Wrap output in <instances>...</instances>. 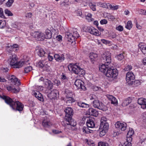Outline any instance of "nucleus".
Instances as JSON below:
<instances>
[{"mask_svg":"<svg viewBox=\"0 0 146 146\" xmlns=\"http://www.w3.org/2000/svg\"><path fill=\"white\" fill-rule=\"evenodd\" d=\"M1 98L4 100L5 103L9 105L13 110L18 111L20 112L23 110V105L19 101L15 102L10 98L5 96H3Z\"/></svg>","mask_w":146,"mask_h":146,"instance_id":"1","label":"nucleus"},{"mask_svg":"<svg viewBox=\"0 0 146 146\" xmlns=\"http://www.w3.org/2000/svg\"><path fill=\"white\" fill-rule=\"evenodd\" d=\"M16 55L15 54L12 55L9 57V62L10 65L14 68H20L22 67L25 64H27L28 61L23 62L20 61L17 62Z\"/></svg>","mask_w":146,"mask_h":146,"instance_id":"2","label":"nucleus"},{"mask_svg":"<svg viewBox=\"0 0 146 146\" xmlns=\"http://www.w3.org/2000/svg\"><path fill=\"white\" fill-rule=\"evenodd\" d=\"M68 68L70 71L79 75L83 76L85 73L84 70L78 65L76 64H70L68 66Z\"/></svg>","mask_w":146,"mask_h":146,"instance_id":"3","label":"nucleus"},{"mask_svg":"<svg viewBox=\"0 0 146 146\" xmlns=\"http://www.w3.org/2000/svg\"><path fill=\"white\" fill-rule=\"evenodd\" d=\"M105 74L107 77L110 78L112 80H114L117 78L118 71L116 69L113 68V67L109 68L108 69Z\"/></svg>","mask_w":146,"mask_h":146,"instance_id":"4","label":"nucleus"},{"mask_svg":"<svg viewBox=\"0 0 146 146\" xmlns=\"http://www.w3.org/2000/svg\"><path fill=\"white\" fill-rule=\"evenodd\" d=\"M102 61L104 62V64L108 66L111 62V53L109 52H106L102 55Z\"/></svg>","mask_w":146,"mask_h":146,"instance_id":"5","label":"nucleus"},{"mask_svg":"<svg viewBox=\"0 0 146 146\" xmlns=\"http://www.w3.org/2000/svg\"><path fill=\"white\" fill-rule=\"evenodd\" d=\"M73 31L72 34L68 32L67 33V38L68 39V40L70 42H73V41L75 40V38L79 37V35L76 29L73 30Z\"/></svg>","mask_w":146,"mask_h":146,"instance_id":"6","label":"nucleus"},{"mask_svg":"<svg viewBox=\"0 0 146 146\" xmlns=\"http://www.w3.org/2000/svg\"><path fill=\"white\" fill-rule=\"evenodd\" d=\"M135 76L131 72H129L126 74V81L129 85L133 84L135 79Z\"/></svg>","mask_w":146,"mask_h":146,"instance_id":"7","label":"nucleus"},{"mask_svg":"<svg viewBox=\"0 0 146 146\" xmlns=\"http://www.w3.org/2000/svg\"><path fill=\"white\" fill-rule=\"evenodd\" d=\"M64 111L66 113L64 118L65 120L70 119L71 118H72L73 114L72 109L70 107L67 108Z\"/></svg>","mask_w":146,"mask_h":146,"instance_id":"8","label":"nucleus"},{"mask_svg":"<svg viewBox=\"0 0 146 146\" xmlns=\"http://www.w3.org/2000/svg\"><path fill=\"white\" fill-rule=\"evenodd\" d=\"M9 80L12 85H14L17 86L20 85L21 83L19 80L16 77L13 75L10 76L8 78Z\"/></svg>","mask_w":146,"mask_h":146,"instance_id":"9","label":"nucleus"},{"mask_svg":"<svg viewBox=\"0 0 146 146\" xmlns=\"http://www.w3.org/2000/svg\"><path fill=\"white\" fill-rule=\"evenodd\" d=\"M115 126L116 129L121 130V131H124L126 128L127 124L124 122H121L117 121L115 124Z\"/></svg>","mask_w":146,"mask_h":146,"instance_id":"10","label":"nucleus"},{"mask_svg":"<svg viewBox=\"0 0 146 146\" xmlns=\"http://www.w3.org/2000/svg\"><path fill=\"white\" fill-rule=\"evenodd\" d=\"M74 84L78 89H82L84 90H86V88L84 85V82L82 80L80 79L76 80Z\"/></svg>","mask_w":146,"mask_h":146,"instance_id":"11","label":"nucleus"},{"mask_svg":"<svg viewBox=\"0 0 146 146\" xmlns=\"http://www.w3.org/2000/svg\"><path fill=\"white\" fill-rule=\"evenodd\" d=\"M32 94L40 101H43L42 95L39 92L36 90H33L32 92Z\"/></svg>","mask_w":146,"mask_h":146,"instance_id":"12","label":"nucleus"},{"mask_svg":"<svg viewBox=\"0 0 146 146\" xmlns=\"http://www.w3.org/2000/svg\"><path fill=\"white\" fill-rule=\"evenodd\" d=\"M106 96L109 100L110 102L111 103L115 105H117L118 102L117 100L114 96L110 95H107Z\"/></svg>","mask_w":146,"mask_h":146,"instance_id":"13","label":"nucleus"},{"mask_svg":"<svg viewBox=\"0 0 146 146\" xmlns=\"http://www.w3.org/2000/svg\"><path fill=\"white\" fill-rule=\"evenodd\" d=\"M138 103L140 105L141 108L143 109H146V99L141 98L138 99Z\"/></svg>","mask_w":146,"mask_h":146,"instance_id":"14","label":"nucleus"},{"mask_svg":"<svg viewBox=\"0 0 146 146\" xmlns=\"http://www.w3.org/2000/svg\"><path fill=\"white\" fill-rule=\"evenodd\" d=\"M89 32L91 34L96 36H98L100 35V33L98 30L93 27H90L88 29Z\"/></svg>","mask_w":146,"mask_h":146,"instance_id":"15","label":"nucleus"},{"mask_svg":"<svg viewBox=\"0 0 146 146\" xmlns=\"http://www.w3.org/2000/svg\"><path fill=\"white\" fill-rule=\"evenodd\" d=\"M58 93V92L56 90H53L48 94V97L51 99H55Z\"/></svg>","mask_w":146,"mask_h":146,"instance_id":"16","label":"nucleus"},{"mask_svg":"<svg viewBox=\"0 0 146 146\" xmlns=\"http://www.w3.org/2000/svg\"><path fill=\"white\" fill-rule=\"evenodd\" d=\"M87 113L88 114L97 117L98 115V112L96 110L94 109L93 108H90L87 111Z\"/></svg>","mask_w":146,"mask_h":146,"instance_id":"17","label":"nucleus"},{"mask_svg":"<svg viewBox=\"0 0 146 146\" xmlns=\"http://www.w3.org/2000/svg\"><path fill=\"white\" fill-rule=\"evenodd\" d=\"M54 57L56 61L59 62H62L65 59V57L63 54L59 55L58 54H56L54 55Z\"/></svg>","mask_w":146,"mask_h":146,"instance_id":"18","label":"nucleus"},{"mask_svg":"<svg viewBox=\"0 0 146 146\" xmlns=\"http://www.w3.org/2000/svg\"><path fill=\"white\" fill-rule=\"evenodd\" d=\"M36 50L37 51L38 55L40 57L44 56L46 54L43 49L39 46L36 47Z\"/></svg>","mask_w":146,"mask_h":146,"instance_id":"19","label":"nucleus"},{"mask_svg":"<svg viewBox=\"0 0 146 146\" xmlns=\"http://www.w3.org/2000/svg\"><path fill=\"white\" fill-rule=\"evenodd\" d=\"M44 83L45 85V87L49 89H51L53 86V84L50 80L45 79L44 80Z\"/></svg>","mask_w":146,"mask_h":146,"instance_id":"20","label":"nucleus"},{"mask_svg":"<svg viewBox=\"0 0 146 146\" xmlns=\"http://www.w3.org/2000/svg\"><path fill=\"white\" fill-rule=\"evenodd\" d=\"M88 127L90 128H93L95 127V123L93 119H89L86 122Z\"/></svg>","mask_w":146,"mask_h":146,"instance_id":"21","label":"nucleus"},{"mask_svg":"<svg viewBox=\"0 0 146 146\" xmlns=\"http://www.w3.org/2000/svg\"><path fill=\"white\" fill-rule=\"evenodd\" d=\"M139 47L143 54L146 55V45L143 43H141L139 44Z\"/></svg>","mask_w":146,"mask_h":146,"instance_id":"22","label":"nucleus"},{"mask_svg":"<svg viewBox=\"0 0 146 146\" xmlns=\"http://www.w3.org/2000/svg\"><path fill=\"white\" fill-rule=\"evenodd\" d=\"M72 118H71L69 120H65L66 121V123L67 125H69L71 126H75L76 125V121Z\"/></svg>","mask_w":146,"mask_h":146,"instance_id":"23","label":"nucleus"},{"mask_svg":"<svg viewBox=\"0 0 146 146\" xmlns=\"http://www.w3.org/2000/svg\"><path fill=\"white\" fill-rule=\"evenodd\" d=\"M108 66L105 64H102V65H100L99 66L100 70L102 72L105 74L106 70H107L109 68L108 66Z\"/></svg>","mask_w":146,"mask_h":146,"instance_id":"24","label":"nucleus"},{"mask_svg":"<svg viewBox=\"0 0 146 146\" xmlns=\"http://www.w3.org/2000/svg\"><path fill=\"white\" fill-rule=\"evenodd\" d=\"M134 133V131L132 128H129V130L127 133V140L128 139H129L130 138L132 140V138L131 136L133 135Z\"/></svg>","mask_w":146,"mask_h":146,"instance_id":"25","label":"nucleus"},{"mask_svg":"<svg viewBox=\"0 0 146 146\" xmlns=\"http://www.w3.org/2000/svg\"><path fill=\"white\" fill-rule=\"evenodd\" d=\"M98 57V55L95 53L93 52L89 54V57L91 62L94 63L96 59Z\"/></svg>","mask_w":146,"mask_h":146,"instance_id":"26","label":"nucleus"},{"mask_svg":"<svg viewBox=\"0 0 146 146\" xmlns=\"http://www.w3.org/2000/svg\"><path fill=\"white\" fill-rule=\"evenodd\" d=\"M109 126L108 123H105L103 124H100V129L108 131L109 129Z\"/></svg>","mask_w":146,"mask_h":146,"instance_id":"27","label":"nucleus"},{"mask_svg":"<svg viewBox=\"0 0 146 146\" xmlns=\"http://www.w3.org/2000/svg\"><path fill=\"white\" fill-rule=\"evenodd\" d=\"M131 139L130 138L129 139L126 140V141L124 143L120 144L119 146H131Z\"/></svg>","mask_w":146,"mask_h":146,"instance_id":"28","label":"nucleus"},{"mask_svg":"<svg viewBox=\"0 0 146 146\" xmlns=\"http://www.w3.org/2000/svg\"><path fill=\"white\" fill-rule=\"evenodd\" d=\"M132 101V100L131 98L128 97L124 100L122 103V105L123 106H126L130 103Z\"/></svg>","mask_w":146,"mask_h":146,"instance_id":"29","label":"nucleus"},{"mask_svg":"<svg viewBox=\"0 0 146 146\" xmlns=\"http://www.w3.org/2000/svg\"><path fill=\"white\" fill-rule=\"evenodd\" d=\"M45 61L43 60H40L38 62L36 63V66L39 68H42L46 64H45L44 62Z\"/></svg>","mask_w":146,"mask_h":146,"instance_id":"30","label":"nucleus"},{"mask_svg":"<svg viewBox=\"0 0 146 146\" xmlns=\"http://www.w3.org/2000/svg\"><path fill=\"white\" fill-rule=\"evenodd\" d=\"M45 38L46 39L50 38L52 37V34L51 31L48 29L46 30L45 32Z\"/></svg>","mask_w":146,"mask_h":146,"instance_id":"31","label":"nucleus"},{"mask_svg":"<svg viewBox=\"0 0 146 146\" xmlns=\"http://www.w3.org/2000/svg\"><path fill=\"white\" fill-rule=\"evenodd\" d=\"M98 109L104 111H106L108 110L107 106L102 102L100 103V106H99Z\"/></svg>","mask_w":146,"mask_h":146,"instance_id":"32","label":"nucleus"},{"mask_svg":"<svg viewBox=\"0 0 146 146\" xmlns=\"http://www.w3.org/2000/svg\"><path fill=\"white\" fill-rule=\"evenodd\" d=\"M77 105L80 107L85 108H88L89 106L88 104L81 102H77Z\"/></svg>","mask_w":146,"mask_h":146,"instance_id":"33","label":"nucleus"},{"mask_svg":"<svg viewBox=\"0 0 146 146\" xmlns=\"http://www.w3.org/2000/svg\"><path fill=\"white\" fill-rule=\"evenodd\" d=\"M66 103L68 105H69L70 104H71L75 101L73 98L68 96H66Z\"/></svg>","mask_w":146,"mask_h":146,"instance_id":"34","label":"nucleus"},{"mask_svg":"<svg viewBox=\"0 0 146 146\" xmlns=\"http://www.w3.org/2000/svg\"><path fill=\"white\" fill-rule=\"evenodd\" d=\"M45 38V36L44 34L41 32H39V34L38 35L37 38V39L38 40H43Z\"/></svg>","mask_w":146,"mask_h":146,"instance_id":"35","label":"nucleus"},{"mask_svg":"<svg viewBox=\"0 0 146 146\" xmlns=\"http://www.w3.org/2000/svg\"><path fill=\"white\" fill-rule=\"evenodd\" d=\"M101 102L98 100H95L93 102V106L94 107L98 109Z\"/></svg>","mask_w":146,"mask_h":146,"instance_id":"36","label":"nucleus"},{"mask_svg":"<svg viewBox=\"0 0 146 146\" xmlns=\"http://www.w3.org/2000/svg\"><path fill=\"white\" fill-rule=\"evenodd\" d=\"M109 3L106 4L105 3H102L101 2H99L97 3V5L100 7L104 8H108V6Z\"/></svg>","mask_w":146,"mask_h":146,"instance_id":"37","label":"nucleus"},{"mask_svg":"<svg viewBox=\"0 0 146 146\" xmlns=\"http://www.w3.org/2000/svg\"><path fill=\"white\" fill-rule=\"evenodd\" d=\"M19 46L17 44H15L13 45H10V46H8L7 47V50L9 48V50H14V49H15V48H17Z\"/></svg>","mask_w":146,"mask_h":146,"instance_id":"38","label":"nucleus"},{"mask_svg":"<svg viewBox=\"0 0 146 146\" xmlns=\"http://www.w3.org/2000/svg\"><path fill=\"white\" fill-rule=\"evenodd\" d=\"M132 26L133 25L131 21H129L127 22V24L125 26V27L129 30H130L132 27Z\"/></svg>","mask_w":146,"mask_h":146,"instance_id":"39","label":"nucleus"},{"mask_svg":"<svg viewBox=\"0 0 146 146\" xmlns=\"http://www.w3.org/2000/svg\"><path fill=\"white\" fill-rule=\"evenodd\" d=\"M116 58L119 60H121L124 58L123 53H122L117 55L115 56Z\"/></svg>","mask_w":146,"mask_h":146,"instance_id":"40","label":"nucleus"},{"mask_svg":"<svg viewBox=\"0 0 146 146\" xmlns=\"http://www.w3.org/2000/svg\"><path fill=\"white\" fill-rule=\"evenodd\" d=\"M82 130L83 132L85 133H91L89 131V129L86 127H83L82 129Z\"/></svg>","mask_w":146,"mask_h":146,"instance_id":"41","label":"nucleus"},{"mask_svg":"<svg viewBox=\"0 0 146 146\" xmlns=\"http://www.w3.org/2000/svg\"><path fill=\"white\" fill-rule=\"evenodd\" d=\"M39 34V32H33L31 33V35L33 37L37 39V36Z\"/></svg>","mask_w":146,"mask_h":146,"instance_id":"42","label":"nucleus"},{"mask_svg":"<svg viewBox=\"0 0 146 146\" xmlns=\"http://www.w3.org/2000/svg\"><path fill=\"white\" fill-rule=\"evenodd\" d=\"M89 6L90 8L93 11H96V4L95 3H90L89 4Z\"/></svg>","mask_w":146,"mask_h":146,"instance_id":"43","label":"nucleus"},{"mask_svg":"<svg viewBox=\"0 0 146 146\" xmlns=\"http://www.w3.org/2000/svg\"><path fill=\"white\" fill-rule=\"evenodd\" d=\"M98 146H109V144L105 142L100 141L98 143Z\"/></svg>","mask_w":146,"mask_h":146,"instance_id":"44","label":"nucleus"},{"mask_svg":"<svg viewBox=\"0 0 146 146\" xmlns=\"http://www.w3.org/2000/svg\"><path fill=\"white\" fill-rule=\"evenodd\" d=\"M20 90V88L19 87H18L17 88L13 87L12 92L14 93H19Z\"/></svg>","mask_w":146,"mask_h":146,"instance_id":"45","label":"nucleus"},{"mask_svg":"<svg viewBox=\"0 0 146 146\" xmlns=\"http://www.w3.org/2000/svg\"><path fill=\"white\" fill-rule=\"evenodd\" d=\"M92 15L91 14L89 13L86 16V19L88 21V22H90L92 21Z\"/></svg>","mask_w":146,"mask_h":146,"instance_id":"46","label":"nucleus"},{"mask_svg":"<svg viewBox=\"0 0 146 146\" xmlns=\"http://www.w3.org/2000/svg\"><path fill=\"white\" fill-rule=\"evenodd\" d=\"M32 70V68L31 66H27L25 68V72L26 73H27L31 71Z\"/></svg>","mask_w":146,"mask_h":146,"instance_id":"47","label":"nucleus"},{"mask_svg":"<svg viewBox=\"0 0 146 146\" xmlns=\"http://www.w3.org/2000/svg\"><path fill=\"white\" fill-rule=\"evenodd\" d=\"M6 26V22L4 21L0 20V28H2Z\"/></svg>","mask_w":146,"mask_h":146,"instance_id":"48","label":"nucleus"},{"mask_svg":"<svg viewBox=\"0 0 146 146\" xmlns=\"http://www.w3.org/2000/svg\"><path fill=\"white\" fill-rule=\"evenodd\" d=\"M107 119L105 117H103L101 118V123L100 124H103L105 123H107L106 122Z\"/></svg>","mask_w":146,"mask_h":146,"instance_id":"49","label":"nucleus"},{"mask_svg":"<svg viewBox=\"0 0 146 146\" xmlns=\"http://www.w3.org/2000/svg\"><path fill=\"white\" fill-rule=\"evenodd\" d=\"M132 69V67L131 66L127 65L124 68V70L125 71H127L131 70Z\"/></svg>","mask_w":146,"mask_h":146,"instance_id":"50","label":"nucleus"},{"mask_svg":"<svg viewBox=\"0 0 146 146\" xmlns=\"http://www.w3.org/2000/svg\"><path fill=\"white\" fill-rule=\"evenodd\" d=\"M5 14L9 16H12L13 14L8 9H5Z\"/></svg>","mask_w":146,"mask_h":146,"instance_id":"51","label":"nucleus"},{"mask_svg":"<svg viewBox=\"0 0 146 146\" xmlns=\"http://www.w3.org/2000/svg\"><path fill=\"white\" fill-rule=\"evenodd\" d=\"M14 2L13 0H8L6 3V5L8 7H10Z\"/></svg>","mask_w":146,"mask_h":146,"instance_id":"52","label":"nucleus"},{"mask_svg":"<svg viewBox=\"0 0 146 146\" xmlns=\"http://www.w3.org/2000/svg\"><path fill=\"white\" fill-rule=\"evenodd\" d=\"M35 90L39 92V91H41L43 90V88L41 86H35Z\"/></svg>","mask_w":146,"mask_h":146,"instance_id":"53","label":"nucleus"},{"mask_svg":"<svg viewBox=\"0 0 146 146\" xmlns=\"http://www.w3.org/2000/svg\"><path fill=\"white\" fill-rule=\"evenodd\" d=\"M110 8L112 10H116L118 8V5L114 6L111 5H108Z\"/></svg>","mask_w":146,"mask_h":146,"instance_id":"54","label":"nucleus"},{"mask_svg":"<svg viewBox=\"0 0 146 146\" xmlns=\"http://www.w3.org/2000/svg\"><path fill=\"white\" fill-rule=\"evenodd\" d=\"M116 29L120 31H121L123 29V27L121 25H119L116 27Z\"/></svg>","mask_w":146,"mask_h":146,"instance_id":"55","label":"nucleus"},{"mask_svg":"<svg viewBox=\"0 0 146 146\" xmlns=\"http://www.w3.org/2000/svg\"><path fill=\"white\" fill-rule=\"evenodd\" d=\"M89 98L91 100H95L96 98V97L95 95L93 94H91L90 95Z\"/></svg>","mask_w":146,"mask_h":146,"instance_id":"56","label":"nucleus"},{"mask_svg":"<svg viewBox=\"0 0 146 146\" xmlns=\"http://www.w3.org/2000/svg\"><path fill=\"white\" fill-rule=\"evenodd\" d=\"M107 132V131H105L104 130L102 129L100 132V136L101 137L105 135Z\"/></svg>","mask_w":146,"mask_h":146,"instance_id":"57","label":"nucleus"},{"mask_svg":"<svg viewBox=\"0 0 146 146\" xmlns=\"http://www.w3.org/2000/svg\"><path fill=\"white\" fill-rule=\"evenodd\" d=\"M101 40L103 43L106 44L110 43V41L109 40H106L105 39H101Z\"/></svg>","mask_w":146,"mask_h":146,"instance_id":"58","label":"nucleus"},{"mask_svg":"<svg viewBox=\"0 0 146 146\" xmlns=\"http://www.w3.org/2000/svg\"><path fill=\"white\" fill-rule=\"evenodd\" d=\"M33 15L32 13H28L26 14L25 17L28 18H31Z\"/></svg>","mask_w":146,"mask_h":146,"instance_id":"59","label":"nucleus"},{"mask_svg":"<svg viewBox=\"0 0 146 146\" xmlns=\"http://www.w3.org/2000/svg\"><path fill=\"white\" fill-rule=\"evenodd\" d=\"M108 21L106 19H103L100 21V23L102 25L105 24L107 23Z\"/></svg>","mask_w":146,"mask_h":146,"instance_id":"60","label":"nucleus"},{"mask_svg":"<svg viewBox=\"0 0 146 146\" xmlns=\"http://www.w3.org/2000/svg\"><path fill=\"white\" fill-rule=\"evenodd\" d=\"M54 83L56 84V86H58L60 84V82L57 80H55L54 81Z\"/></svg>","mask_w":146,"mask_h":146,"instance_id":"61","label":"nucleus"},{"mask_svg":"<svg viewBox=\"0 0 146 146\" xmlns=\"http://www.w3.org/2000/svg\"><path fill=\"white\" fill-rule=\"evenodd\" d=\"M52 132L55 134H58L62 132L61 131L58 130H53Z\"/></svg>","mask_w":146,"mask_h":146,"instance_id":"62","label":"nucleus"},{"mask_svg":"<svg viewBox=\"0 0 146 146\" xmlns=\"http://www.w3.org/2000/svg\"><path fill=\"white\" fill-rule=\"evenodd\" d=\"M49 123L47 121L46 122H43L42 123V125L45 127H47L49 125Z\"/></svg>","mask_w":146,"mask_h":146,"instance_id":"63","label":"nucleus"},{"mask_svg":"<svg viewBox=\"0 0 146 146\" xmlns=\"http://www.w3.org/2000/svg\"><path fill=\"white\" fill-rule=\"evenodd\" d=\"M61 79H62V80H64V81L63 82L66 81H67V79L66 78V76H65L64 75H63L62 76L61 78ZM62 81H63V80H62Z\"/></svg>","mask_w":146,"mask_h":146,"instance_id":"64","label":"nucleus"}]
</instances>
